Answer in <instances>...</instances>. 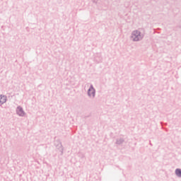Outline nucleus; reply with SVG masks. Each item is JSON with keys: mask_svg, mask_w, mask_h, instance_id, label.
I'll return each instance as SVG.
<instances>
[{"mask_svg": "<svg viewBox=\"0 0 181 181\" xmlns=\"http://www.w3.org/2000/svg\"><path fill=\"white\" fill-rule=\"evenodd\" d=\"M5 103H6V96L0 95V105H2V104H5Z\"/></svg>", "mask_w": 181, "mask_h": 181, "instance_id": "nucleus-4", "label": "nucleus"}, {"mask_svg": "<svg viewBox=\"0 0 181 181\" xmlns=\"http://www.w3.org/2000/svg\"><path fill=\"white\" fill-rule=\"evenodd\" d=\"M175 175H177V176H178L179 177H181V170L177 169L175 170Z\"/></svg>", "mask_w": 181, "mask_h": 181, "instance_id": "nucleus-5", "label": "nucleus"}, {"mask_svg": "<svg viewBox=\"0 0 181 181\" xmlns=\"http://www.w3.org/2000/svg\"><path fill=\"white\" fill-rule=\"evenodd\" d=\"M132 37L134 42H138L141 37V33L138 30L134 31Z\"/></svg>", "mask_w": 181, "mask_h": 181, "instance_id": "nucleus-1", "label": "nucleus"}, {"mask_svg": "<svg viewBox=\"0 0 181 181\" xmlns=\"http://www.w3.org/2000/svg\"><path fill=\"white\" fill-rule=\"evenodd\" d=\"M88 95H90V97H94V95H95V90H94L93 86H91L88 90Z\"/></svg>", "mask_w": 181, "mask_h": 181, "instance_id": "nucleus-2", "label": "nucleus"}, {"mask_svg": "<svg viewBox=\"0 0 181 181\" xmlns=\"http://www.w3.org/2000/svg\"><path fill=\"white\" fill-rule=\"evenodd\" d=\"M17 114L21 117H23V115H25V113L23 112V110L22 109V107H18L17 108Z\"/></svg>", "mask_w": 181, "mask_h": 181, "instance_id": "nucleus-3", "label": "nucleus"}]
</instances>
